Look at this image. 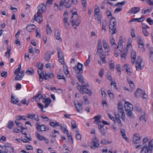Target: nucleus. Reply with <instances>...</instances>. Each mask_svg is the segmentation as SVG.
Instances as JSON below:
<instances>
[{"instance_id":"51","label":"nucleus","mask_w":153,"mask_h":153,"mask_svg":"<svg viewBox=\"0 0 153 153\" xmlns=\"http://www.w3.org/2000/svg\"><path fill=\"white\" fill-rule=\"evenodd\" d=\"M132 110L127 111V113H126V114L127 116L131 117V118L134 117V114H133L132 112Z\"/></svg>"},{"instance_id":"23","label":"nucleus","mask_w":153,"mask_h":153,"mask_svg":"<svg viewBox=\"0 0 153 153\" xmlns=\"http://www.w3.org/2000/svg\"><path fill=\"white\" fill-rule=\"evenodd\" d=\"M43 102L45 103V107L47 108L51 103V100L50 98H48L44 99Z\"/></svg>"},{"instance_id":"39","label":"nucleus","mask_w":153,"mask_h":153,"mask_svg":"<svg viewBox=\"0 0 153 153\" xmlns=\"http://www.w3.org/2000/svg\"><path fill=\"white\" fill-rule=\"evenodd\" d=\"M95 19L98 20V22L101 23V17L100 14H95Z\"/></svg>"},{"instance_id":"41","label":"nucleus","mask_w":153,"mask_h":153,"mask_svg":"<svg viewBox=\"0 0 153 153\" xmlns=\"http://www.w3.org/2000/svg\"><path fill=\"white\" fill-rule=\"evenodd\" d=\"M13 126V121L10 120L9 121L7 127L8 129H11Z\"/></svg>"},{"instance_id":"40","label":"nucleus","mask_w":153,"mask_h":153,"mask_svg":"<svg viewBox=\"0 0 153 153\" xmlns=\"http://www.w3.org/2000/svg\"><path fill=\"white\" fill-rule=\"evenodd\" d=\"M116 69L117 70V73L118 74L119 76H120L121 75V68L120 65L118 64L116 65Z\"/></svg>"},{"instance_id":"54","label":"nucleus","mask_w":153,"mask_h":153,"mask_svg":"<svg viewBox=\"0 0 153 153\" xmlns=\"http://www.w3.org/2000/svg\"><path fill=\"white\" fill-rule=\"evenodd\" d=\"M71 127L73 129L76 128V125L75 121L73 120L71 122Z\"/></svg>"},{"instance_id":"64","label":"nucleus","mask_w":153,"mask_h":153,"mask_svg":"<svg viewBox=\"0 0 153 153\" xmlns=\"http://www.w3.org/2000/svg\"><path fill=\"white\" fill-rule=\"evenodd\" d=\"M140 119L141 121H144L145 122H146V120L145 119V114H143L142 116L140 117Z\"/></svg>"},{"instance_id":"27","label":"nucleus","mask_w":153,"mask_h":153,"mask_svg":"<svg viewBox=\"0 0 153 153\" xmlns=\"http://www.w3.org/2000/svg\"><path fill=\"white\" fill-rule=\"evenodd\" d=\"M35 27L36 26L34 25H31L27 26L26 27V29L28 31L31 32L34 30V29Z\"/></svg>"},{"instance_id":"44","label":"nucleus","mask_w":153,"mask_h":153,"mask_svg":"<svg viewBox=\"0 0 153 153\" xmlns=\"http://www.w3.org/2000/svg\"><path fill=\"white\" fill-rule=\"evenodd\" d=\"M152 10V9H148L146 10L143 9L141 11L142 14L143 15H144L146 14H148L151 12Z\"/></svg>"},{"instance_id":"14","label":"nucleus","mask_w":153,"mask_h":153,"mask_svg":"<svg viewBox=\"0 0 153 153\" xmlns=\"http://www.w3.org/2000/svg\"><path fill=\"white\" fill-rule=\"evenodd\" d=\"M124 107L126 111L132 110L133 109L132 105L128 102H126L124 104Z\"/></svg>"},{"instance_id":"11","label":"nucleus","mask_w":153,"mask_h":153,"mask_svg":"<svg viewBox=\"0 0 153 153\" xmlns=\"http://www.w3.org/2000/svg\"><path fill=\"white\" fill-rule=\"evenodd\" d=\"M69 1L66 2V0H61L59 3V6L61 7L64 6L66 8H69L71 7V5L69 3Z\"/></svg>"},{"instance_id":"43","label":"nucleus","mask_w":153,"mask_h":153,"mask_svg":"<svg viewBox=\"0 0 153 153\" xmlns=\"http://www.w3.org/2000/svg\"><path fill=\"white\" fill-rule=\"evenodd\" d=\"M51 55L48 52H46L45 56V59L46 61L49 62L51 59Z\"/></svg>"},{"instance_id":"32","label":"nucleus","mask_w":153,"mask_h":153,"mask_svg":"<svg viewBox=\"0 0 153 153\" xmlns=\"http://www.w3.org/2000/svg\"><path fill=\"white\" fill-rule=\"evenodd\" d=\"M110 41L112 47L114 48H116L117 45L115 43V40L112 36L110 37Z\"/></svg>"},{"instance_id":"38","label":"nucleus","mask_w":153,"mask_h":153,"mask_svg":"<svg viewBox=\"0 0 153 153\" xmlns=\"http://www.w3.org/2000/svg\"><path fill=\"white\" fill-rule=\"evenodd\" d=\"M123 42V40L122 38L121 37H120L118 42V45L117 47V49L122 48V43Z\"/></svg>"},{"instance_id":"5","label":"nucleus","mask_w":153,"mask_h":153,"mask_svg":"<svg viewBox=\"0 0 153 153\" xmlns=\"http://www.w3.org/2000/svg\"><path fill=\"white\" fill-rule=\"evenodd\" d=\"M116 26L117 22L115 21H113L112 24L109 25V32L111 34H114L117 32Z\"/></svg>"},{"instance_id":"9","label":"nucleus","mask_w":153,"mask_h":153,"mask_svg":"<svg viewBox=\"0 0 153 153\" xmlns=\"http://www.w3.org/2000/svg\"><path fill=\"white\" fill-rule=\"evenodd\" d=\"M64 16L63 19L65 27L66 28H68L70 25V23L68 21V13L67 12H65L64 13Z\"/></svg>"},{"instance_id":"42","label":"nucleus","mask_w":153,"mask_h":153,"mask_svg":"<svg viewBox=\"0 0 153 153\" xmlns=\"http://www.w3.org/2000/svg\"><path fill=\"white\" fill-rule=\"evenodd\" d=\"M91 55L89 54L88 55V57L87 60L84 62V65L85 67L88 66L90 62Z\"/></svg>"},{"instance_id":"4","label":"nucleus","mask_w":153,"mask_h":153,"mask_svg":"<svg viewBox=\"0 0 153 153\" xmlns=\"http://www.w3.org/2000/svg\"><path fill=\"white\" fill-rule=\"evenodd\" d=\"M135 67L136 70L137 71L141 70L143 68L144 66V62L140 56L137 57Z\"/></svg>"},{"instance_id":"60","label":"nucleus","mask_w":153,"mask_h":153,"mask_svg":"<svg viewBox=\"0 0 153 153\" xmlns=\"http://www.w3.org/2000/svg\"><path fill=\"white\" fill-rule=\"evenodd\" d=\"M142 31L144 36H149V33L146 29L142 30Z\"/></svg>"},{"instance_id":"56","label":"nucleus","mask_w":153,"mask_h":153,"mask_svg":"<svg viewBox=\"0 0 153 153\" xmlns=\"http://www.w3.org/2000/svg\"><path fill=\"white\" fill-rule=\"evenodd\" d=\"M126 3V2L125 1H124L121 2H118L116 4L117 6H121L125 4Z\"/></svg>"},{"instance_id":"31","label":"nucleus","mask_w":153,"mask_h":153,"mask_svg":"<svg viewBox=\"0 0 153 153\" xmlns=\"http://www.w3.org/2000/svg\"><path fill=\"white\" fill-rule=\"evenodd\" d=\"M127 82L130 85V86L131 88L130 90V92H132L134 90L135 86L134 83L133 81L128 79H127Z\"/></svg>"},{"instance_id":"20","label":"nucleus","mask_w":153,"mask_h":153,"mask_svg":"<svg viewBox=\"0 0 153 153\" xmlns=\"http://www.w3.org/2000/svg\"><path fill=\"white\" fill-rule=\"evenodd\" d=\"M24 71H21L20 72V75L18 74L15 77V79L16 80H21L24 75Z\"/></svg>"},{"instance_id":"46","label":"nucleus","mask_w":153,"mask_h":153,"mask_svg":"<svg viewBox=\"0 0 153 153\" xmlns=\"http://www.w3.org/2000/svg\"><path fill=\"white\" fill-rule=\"evenodd\" d=\"M63 69L64 73L66 75H68L69 74V71L68 69V67L66 65H63Z\"/></svg>"},{"instance_id":"37","label":"nucleus","mask_w":153,"mask_h":153,"mask_svg":"<svg viewBox=\"0 0 153 153\" xmlns=\"http://www.w3.org/2000/svg\"><path fill=\"white\" fill-rule=\"evenodd\" d=\"M101 115L96 116L94 117V119L95 120L94 121V123H100V119H101Z\"/></svg>"},{"instance_id":"57","label":"nucleus","mask_w":153,"mask_h":153,"mask_svg":"<svg viewBox=\"0 0 153 153\" xmlns=\"http://www.w3.org/2000/svg\"><path fill=\"white\" fill-rule=\"evenodd\" d=\"M101 60L103 63L105 64L106 63V61L105 60V55L102 54L101 56H100Z\"/></svg>"},{"instance_id":"26","label":"nucleus","mask_w":153,"mask_h":153,"mask_svg":"<svg viewBox=\"0 0 153 153\" xmlns=\"http://www.w3.org/2000/svg\"><path fill=\"white\" fill-rule=\"evenodd\" d=\"M114 114L116 123H117L118 126L119 127H121L122 126V124L121 121L119 118L120 117L118 116L117 114H116V113Z\"/></svg>"},{"instance_id":"45","label":"nucleus","mask_w":153,"mask_h":153,"mask_svg":"<svg viewBox=\"0 0 153 153\" xmlns=\"http://www.w3.org/2000/svg\"><path fill=\"white\" fill-rule=\"evenodd\" d=\"M107 25V22L106 20H104L102 22V30H105V31L106 27Z\"/></svg>"},{"instance_id":"33","label":"nucleus","mask_w":153,"mask_h":153,"mask_svg":"<svg viewBox=\"0 0 153 153\" xmlns=\"http://www.w3.org/2000/svg\"><path fill=\"white\" fill-rule=\"evenodd\" d=\"M7 51L5 53V55L8 59L10 58V52L11 48L10 47H8L7 48Z\"/></svg>"},{"instance_id":"36","label":"nucleus","mask_w":153,"mask_h":153,"mask_svg":"<svg viewBox=\"0 0 153 153\" xmlns=\"http://www.w3.org/2000/svg\"><path fill=\"white\" fill-rule=\"evenodd\" d=\"M109 69L110 70L114 71L115 68L114 63L113 61H111L109 63Z\"/></svg>"},{"instance_id":"1","label":"nucleus","mask_w":153,"mask_h":153,"mask_svg":"<svg viewBox=\"0 0 153 153\" xmlns=\"http://www.w3.org/2000/svg\"><path fill=\"white\" fill-rule=\"evenodd\" d=\"M83 65L82 64L78 62L76 66L74 68L75 70L76 73L77 74V77L79 81L82 83V86L78 85L77 86V88L79 92L82 94L85 93L89 96H91L92 93L91 90L87 88L86 84L84 83L83 78L81 73L82 72ZM87 85H88L87 84Z\"/></svg>"},{"instance_id":"21","label":"nucleus","mask_w":153,"mask_h":153,"mask_svg":"<svg viewBox=\"0 0 153 153\" xmlns=\"http://www.w3.org/2000/svg\"><path fill=\"white\" fill-rule=\"evenodd\" d=\"M103 44V47L104 48L105 50L107 52H108L110 51V48L108 45L105 39L102 41Z\"/></svg>"},{"instance_id":"35","label":"nucleus","mask_w":153,"mask_h":153,"mask_svg":"<svg viewBox=\"0 0 153 153\" xmlns=\"http://www.w3.org/2000/svg\"><path fill=\"white\" fill-rule=\"evenodd\" d=\"M149 52L150 59L153 62V48H151L149 49Z\"/></svg>"},{"instance_id":"55","label":"nucleus","mask_w":153,"mask_h":153,"mask_svg":"<svg viewBox=\"0 0 153 153\" xmlns=\"http://www.w3.org/2000/svg\"><path fill=\"white\" fill-rule=\"evenodd\" d=\"M137 42L139 45L144 44L142 39L140 37H138L137 39Z\"/></svg>"},{"instance_id":"61","label":"nucleus","mask_w":153,"mask_h":153,"mask_svg":"<svg viewBox=\"0 0 153 153\" xmlns=\"http://www.w3.org/2000/svg\"><path fill=\"white\" fill-rule=\"evenodd\" d=\"M11 102L13 104H16L18 102V101H16V99L14 98L13 97L12 95L11 97Z\"/></svg>"},{"instance_id":"48","label":"nucleus","mask_w":153,"mask_h":153,"mask_svg":"<svg viewBox=\"0 0 153 153\" xmlns=\"http://www.w3.org/2000/svg\"><path fill=\"white\" fill-rule=\"evenodd\" d=\"M21 64H20L18 68L15 70L14 73L15 74H19V71L21 70Z\"/></svg>"},{"instance_id":"16","label":"nucleus","mask_w":153,"mask_h":153,"mask_svg":"<svg viewBox=\"0 0 153 153\" xmlns=\"http://www.w3.org/2000/svg\"><path fill=\"white\" fill-rule=\"evenodd\" d=\"M118 116L120 117L123 120H125V115L123 110V109H120L118 110Z\"/></svg>"},{"instance_id":"34","label":"nucleus","mask_w":153,"mask_h":153,"mask_svg":"<svg viewBox=\"0 0 153 153\" xmlns=\"http://www.w3.org/2000/svg\"><path fill=\"white\" fill-rule=\"evenodd\" d=\"M23 134L25 135V137L26 138V139H23L22 140V141L24 143H28V140L30 141L31 140V138L29 136L28 137L27 136V134L26 132L25 133H23Z\"/></svg>"},{"instance_id":"17","label":"nucleus","mask_w":153,"mask_h":153,"mask_svg":"<svg viewBox=\"0 0 153 153\" xmlns=\"http://www.w3.org/2000/svg\"><path fill=\"white\" fill-rule=\"evenodd\" d=\"M98 44V45L97 47V53H102V42L101 39L99 40Z\"/></svg>"},{"instance_id":"25","label":"nucleus","mask_w":153,"mask_h":153,"mask_svg":"<svg viewBox=\"0 0 153 153\" xmlns=\"http://www.w3.org/2000/svg\"><path fill=\"white\" fill-rule=\"evenodd\" d=\"M120 133L121 134L122 137L127 142H129V140L128 138L126 137V134L125 133V130L122 129H121Z\"/></svg>"},{"instance_id":"30","label":"nucleus","mask_w":153,"mask_h":153,"mask_svg":"<svg viewBox=\"0 0 153 153\" xmlns=\"http://www.w3.org/2000/svg\"><path fill=\"white\" fill-rule=\"evenodd\" d=\"M43 97L42 94H41L39 93L35 96H34L33 98L35 100V101L36 102H37L39 101V100L43 98Z\"/></svg>"},{"instance_id":"22","label":"nucleus","mask_w":153,"mask_h":153,"mask_svg":"<svg viewBox=\"0 0 153 153\" xmlns=\"http://www.w3.org/2000/svg\"><path fill=\"white\" fill-rule=\"evenodd\" d=\"M136 52L134 51H132L131 53V62L132 64H134L135 63V60L136 58Z\"/></svg>"},{"instance_id":"24","label":"nucleus","mask_w":153,"mask_h":153,"mask_svg":"<svg viewBox=\"0 0 153 153\" xmlns=\"http://www.w3.org/2000/svg\"><path fill=\"white\" fill-rule=\"evenodd\" d=\"M75 105L77 111L79 113H82V104L79 103V102L77 104L75 103Z\"/></svg>"},{"instance_id":"63","label":"nucleus","mask_w":153,"mask_h":153,"mask_svg":"<svg viewBox=\"0 0 153 153\" xmlns=\"http://www.w3.org/2000/svg\"><path fill=\"white\" fill-rule=\"evenodd\" d=\"M122 9V8L120 7H117L114 11V13H117L120 11Z\"/></svg>"},{"instance_id":"2","label":"nucleus","mask_w":153,"mask_h":153,"mask_svg":"<svg viewBox=\"0 0 153 153\" xmlns=\"http://www.w3.org/2000/svg\"><path fill=\"white\" fill-rule=\"evenodd\" d=\"M70 22L73 26H78L80 24L81 20L79 19L76 12H74L72 14Z\"/></svg>"},{"instance_id":"12","label":"nucleus","mask_w":153,"mask_h":153,"mask_svg":"<svg viewBox=\"0 0 153 153\" xmlns=\"http://www.w3.org/2000/svg\"><path fill=\"white\" fill-rule=\"evenodd\" d=\"M141 137L138 134H134L133 139V142L135 144L138 143L141 139Z\"/></svg>"},{"instance_id":"47","label":"nucleus","mask_w":153,"mask_h":153,"mask_svg":"<svg viewBox=\"0 0 153 153\" xmlns=\"http://www.w3.org/2000/svg\"><path fill=\"white\" fill-rule=\"evenodd\" d=\"M50 125L52 127H54L60 126L59 123L56 122H51L50 123Z\"/></svg>"},{"instance_id":"53","label":"nucleus","mask_w":153,"mask_h":153,"mask_svg":"<svg viewBox=\"0 0 153 153\" xmlns=\"http://www.w3.org/2000/svg\"><path fill=\"white\" fill-rule=\"evenodd\" d=\"M46 30L47 33L48 34L50 35L52 32L51 28L49 25H48L47 26Z\"/></svg>"},{"instance_id":"19","label":"nucleus","mask_w":153,"mask_h":153,"mask_svg":"<svg viewBox=\"0 0 153 153\" xmlns=\"http://www.w3.org/2000/svg\"><path fill=\"white\" fill-rule=\"evenodd\" d=\"M144 91L142 89L138 88L134 93L135 96L137 97L138 96L142 95L144 93Z\"/></svg>"},{"instance_id":"52","label":"nucleus","mask_w":153,"mask_h":153,"mask_svg":"<svg viewBox=\"0 0 153 153\" xmlns=\"http://www.w3.org/2000/svg\"><path fill=\"white\" fill-rule=\"evenodd\" d=\"M76 139L77 140H80L81 139V136L77 130L76 131Z\"/></svg>"},{"instance_id":"13","label":"nucleus","mask_w":153,"mask_h":153,"mask_svg":"<svg viewBox=\"0 0 153 153\" xmlns=\"http://www.w3.org/2000/svg\"><path fill=\"white\" fill-rule=\"evenodd\" d=\"M140 10L139 7H134L132 8L128 11V13L130 14H135L138 12Z\"/></svg>"},{"instance_id":"28","label":"nucleus","mask_w":153,"mask_h":153,"mask_svg":"<svg viewBox=\"0 0 153 153\" xmlns=\"http://www.w3.org/2000/svg\"><path fill=\"white\" fill-rule=\"evenodd\" d=\"M34 71L33 69L31 68H28L25 74L27 75H32L34 74Z\"/></svg>"},{"instance_id":"8","label":"nucleus","mask_w":153,"mask_h":153,"mask_svg":"<svg viewBox=\"0 0 153 153\" xmlns=\"http://www.w3.org/2000/svg\"><path fill=\"white\" fill-rule=\"evenodd\" d=\"M58 56L60 62L62 64H64L63 54L62 50L60 48L57 49Z\"/></svg>"},{"instance_id":"50","label":"nucleus","mask_w":153,"mask_h":153,"mask_svg":"<svg viewBox=\"0 0 153 153\" xmlns=\"http://www.w3.org/2000/svg\"><path fill=\"white\" fill-rule=\"evenodd\" d=\"M36 137L40 140H43L44 138H45V137H44L41 135L39 133H37L36 134Z\"/></svg>"},{"instance_id":"58","label":"nucleus","mask_w":153,"mask_h":153,"mask_svg":"<svg viewBox=\"0 0 153 153\" xmlns=\"http://www.w3.org/2000/svg\"><path fill=\"white\" fill-rule=\"evenodd\" d=\"M7 76V71H2L1 74V77L4 78H6Z\"/></svg>"},{"instance_id":"29","label":"nucleus","mask_w":153,"mask_h":153,"mask_svg":"<svg viewBox=\"0 0 153 153\" xmlns=\"http://www.w3.org/2000/svg\"><path fill=\"white\" fill-rule=\"evenodd\" d=\"M27 118H29L31 119H34L36 121H39V118L38 115H37V117H36V116L35 114H28Z\"/></svg>"},{"instance_id":"62","label":"nucleus","mask_w":153,"mask_h":153,"mask_svg":"<svg viewBox=\"0 0 153 153\" xmlns=\"http://www.w3.org/2000/svg\"><path fill=\"white\" fill-rule=\"evenodd\" d=\"M21 102L24 105H28L29 104V102H26V99L25 98L23 99L21 101Z\"/></svg>"},{"instance_id":"15","label":"nucleus","mask_w":153,"mask_h":153,"mask_svg":"<svg viewBox=\"0 0 153 153\" xmlns=\"http://www.w3.org/2000/svg\"><path fill=\"white\" fill-rule=\"evenodd\" d=\"M34 18L35 21L39 23H41L43 20L42 14L39 15V14H37V12L35 14Z\"/></svg>"},{"instance_id":"49","label":"nucleus","mask_w":153,"mask_h":153,"mask_svg":"<svg viewBox=\"0 0 153 153\" xmlns=\"http://www.w3.org/2000/svg\"><path fill=\"white\" fill-rule=\"evenodd\" d=\"M62 130L67 135L69 134L68 131L66 128V126H61Z\"/></svg>"},{"instance_id":"59","label":"nucleus","mask_w":153,"mask_h":153,"mask_svg":"<svg viewBox=\"0 0 153 153\" xmlns=\"http://www.w3.org/2000/svg\"><path fill=\"white\" fill-rule=\"evenodd\" d=\"M146 22L151 25H153V20L150 18H149L147 19Z\"/></svg>"},{"instance_id":"18","label":"nucleus","mask_w":153,"mask_h":153,"mask_svg":"<svg viewBox=\"0 0 153 153\" xmlns=\"http://www.w3.org/2000/svg\"><path fill=\"white\" fill-rule=\"evenodd\" d=\"M55 36L56 39L60 42L62 41V39L60 36V34L59 30L57 29L55 31Z\"/></svg>"},{"instance_id":"6","label":"nucleus","mask_w":153,"mask_h":153,"mask_svg":"<svg viewBox=\"0 0 153 153\" xmlns=\"http://www.w3.org/2000/svg\"><path fill=\"white\" fill-rule=\"evenodd\" d=\"M38 10L37 11V14L40 15L44 12H45L47 9L46 6L44 3H42L40 4L37 7Z\"/></svg>"},{"instance_id":"10","label":"nucleus","mask_w":153,"mask_h":153,"mask_svg":"<svg viewBox=\"0 0 153 153\" xmlns=\"http://www.w3.org/2000/svg\"><path fill=\"white\" fill-rule=\"evenodd\" d=\"M36 129L38 131H45L47 129V128L45 125H40L39 123L36 124Z\"/></svg>"},{"instance_id":"3","label":"nucleus","mask_w":153,"mask_h":153,"mask_svg":"<svg viewBox=\"0 0 153 153\" xmlns=\"http://www.w3.org/2000/svg\"><path fill=\"white\" fill-rule=\"evenodd\" d=\"M153 147V140L149 143V146L145 145L142 149L140 153H151Z\"/></svg>"},{"instance_id":"7","label":"nucleus","mask_w":153,"mask_h":153,"mask_svg":"<svg viewBox=\"0 0 153 153\" xmlns=\"http://www.w3.org/2000/svg\"><path fill=\"white\" fill-rule=\"evenodd\" d=\"M99 146V142L96 137H94L92 138V142L91 143V148L94 149L98 147Z\"/></svg>"}]
</instances>
